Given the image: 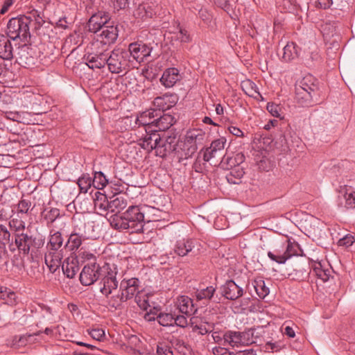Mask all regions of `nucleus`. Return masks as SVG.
Listing matches in <instances>:
<instances>
[{
    "instance_id": "nucleus-1",
    "label": "nucleus",
    "mask_w": 355,
    "mask_h": 355,
    "mask_svg": "<svg viewBox=\"0 0 355 355\" xmlns=\"http://www.w3.org/2000/svg\"><path fill=\"white\" fill-rule=\"evenodd\" d=\"M318 80L311 74L304 76L295 84V101L302 107H310L320 103Z\"/></svg>"
},
{
    "instance_id": "nucleus-2",
    "label": "nucleus",
    "mask_w": 355,
    "mask_h": 355,
    "mask_svg": "<svg viewBox=\"0 0 355 355\" xmlns=\"http://www.w3.org/2000/svg\"><path fill=\"white\" fill-rule=\"evenodd\" d=\"M111 225L116 230H130L132 233H140L144 226V213L138 206H130L120 215L112 217Z\"/></svg>"
},
{
    "instance_id": "nucleus-3",
    "label": "nucleus",
    "mask_w": 355,
    "mask_h": 355,
    "mask_svg": "<svg viewBox=\"0 0 355 355\" xmlns=\"http://www.w3.org/2000/svg\"><path fill=\"white\" fill-rule=\"evenodd\" d=\"M31 19L26 15L11 18L7 24L6 34L11 40L28 42L31 38Z\"/></svg>"
},
{
    "instance_id": "nucleus-4",
    "label": "nucleus",
    "mask_w": 355,
    "mask_h": 355,
    "mask_svg": "<svg viewBox=\"0 0 355 355\" xmlns=\"http://www.w3.org/2000/svg\"><path fill=\"white\" fill-rule=\"evenodd\" d=\"M139 280L137 278L123 279L120 284L119 293L112 295L108 300L110 306L118 309L122 303L132 298L139 293Z\"/></svg>"
},
{
    "instance_id": "nucleus-5",
    "label": "nucleus",
    "mask_w": 355,
    "mask_h": 355,
    "mask_svg": "<svg viewBox=\"0 0 355 355\" xmlns=\"http://www.w3.org/2000/svg\"><path fill=\"white\" fill-rule=\"evenodd\" d=\"M227 143V139L222 137L219 139L214 140L210 146L205 149H202L198 154L196 162L193 164V168L196 171H199L201 169V162L204 161L207 162L211 159L216 157H223L225 151V147Z\"/></svg>"
},
{
    "instance_id": "nucleus-6",
    "label": "nucleus",
    "mask_w": 355,
    "mask_h": 355,
    "mask_svg": "<svg viewBox=\"0 0 355 355\" xmlns=\"http://www.w3.org/2000/svg\"><path fill=\"white\" fill-rule=\"evenodd\" d=\"M226 345L232 347H241L258 343V333L250 328L244 331H226Z\"/></svg>"
},
{
    "instance_id": "nucleus-7",
    "label": "nucleus",
    "mask_w": 355,
    "mask_h": 355,
    "mask_svg": "<svg viewBox=\"0 0 355 355\" xmlns=\"http://www.w3.org/2000/svg\"><path fill=\"white\" fill-rule=\"evenodd\" d=\"M14 237L15 243L10 236V243L7 245L11 252H14L17 248L24 254H28L31 248H40L44 244L42 240H37L35 237L24 232H17Z\"/></svg>"
},
{
    "instance_id": "nucleus-8",
    "label": "nucleus",
    "mask_w": 355,
    "mask_h": 355,
    "mask_svg": "<svg viewBox=\"0 0 355 355\" xmlns=\"http://www.w3.org/2000/svg\"><path fill=\"white\" fill-rule=\"evenodd\" d=\"M129 53L124 49H115L109 55L107 53L106 64L112 73H119L129 67Z\"/></svg>"
},
{
    "instance_id": "nucleus-9",
    "label": "nucleus",
    "mask_w": 355,
    "mask_h": 355,
    "mask_svg": "<svg viewBox=\"0 0 355 355\" xmlns=\"http://www.w3.org/2000/svg\"><path fill=\"white\" fill-rule=\"evenodd\" d=\"M117 273L118 268L115 264L104 263V271L100 282L102 285L100 292L107 297L118 287Z\"/></svg>"
},
{
    "instance_id": "nucleus-10",
    "label": "nucleus",
    "mask_w": 355,
    "mask_h": 355,
    "mask_svg": "<svg viewBox=\"0 0 355 355\" xmlns=\"http://www.w3.org/2000/svg\"><path fill=\"white\" fill-rule=\"evenodd\" d=\"M104 271V265L101 266L96 261L85 265L80 273L79 279L83 286H90L96 282Z\"/></svg>"
},
{
    "instance_id": "nucleus-11",
    "label": "nucleus",
    "mask_w": 355,
    "mask_h": 355,
    "mask_svg": "<svg viewBox=\"0 0 355 355\" xmlns=\"http://www.w3.org/2000/svg\"><path fill=\"white\" fill-rule=\"evenodd\" d=\"M158 132H159L154 128H150V131L148 130V132H146V135L141 140L140 146L141 148L148 152L155 149L158 155L160 144L162 142V137Z\"/></svg>"
},
{
    "instance_id": "nucleus-12",
    "label": "nucleus",
    "mask_w": 355,
    "mask_h": 355,
    "mask_svg": "<svg viewBox=\"0 0 355 355\" xmlns=\"http://www.w3.org/2000/svg\"><path fill=\"white\" fill-rule=\"evenodd\" d=\"M153 48L141 42H133L129 44V57L131 56L138 62H141L145 58L150 56Z\"/></svg>"
},
{
    "instance_id": "nucleus-13",
    "label": "nucleus",
    "mask_w": 355,
    "mask_h": 355,
    "mask_svg": "<svg viewBox=\"0 0 355 355\" xmlns=\"http://www.w3.org/2000/svg\"><path fill=\"white\" fill-rule=\"evenodd\" d=\"M109 14L99 11L94 14L87 22V28L89 32L97 33L101 32L103 28L110 24Z\"/></svg>"
},
{
    "instance_id": "nucleus-14",
    "label": "nucleus",
    "mask_w": 355,
    "mask_h": 355,
    "mask_svg": "<svg viewBox=\"0 0 355 355\" xmlns=\"http://www.w3.org/2000/svg\"><path fill=\"white\" fill-rule=\"evenodd\" d=\"M221 293L229 300H236L243 295V289L233 280L227 281L221 287Z\"/></svg>"
},
{
    "instance_id": "nucleus-15",
    "label": "nucleus",
    "mask_w": 355,
    "mask_h": 355,
    "mask_svg": "<svg viewBox=\"0 0 355 355\" xmlns=\"http://www.w3.org/2000/svg\"><path fill=\"white\" fill-rule=\"evenodd\" d=\"M178 101V97L175 94H165L162 96L154 99V106L159 111H165L175 106Z\"/></svg>"
},
{
    "instance_id": "nucleus-16",
    "label": "nucleus",
    "mask_w": 355,
    "mask_h": 355,
    "mask_svg": "<svg viewBox=\"0 0 355 355\" xmlns=\"http://www.w3.org/2000/svg\"><path fill=\"white\" fill-rule=\"evenodd\" d=\"M157 116L158 113L156 110H146L137 117L135 123L139 125L144 126L146 132H148V130L150 131V128H154L155 116Z\"/></svg>"
},
{
    "instance_id": "nucleus-17",
    "label": "nucleus",
    "mask_w": 355,
    "mask_h": 355,
    "mask_svg": "<svg viewBox=\"0 0 355 355\" xmlns=\"http://www.w3.org/2000/svg\"><path fill=\"white\" fill-rule=\"evenodd\" d=\"M84 59L90 69H101L106 64L107 53H87L84 56Z\"/></svg>"
},
{
    "instance_id": "nucleus-18",
    "label": "nucleus",
    "mask_w": 355,
    "mask_h": 355,
    "mask_svg": "<svg viewBox=\"0 0 355 355\" xmlns=\"http://www.w3.org/2000/svg\"><path fill=\"white\" fill-rule=\"evenodd\" d=\"M62 258L61 251L48 250L45 254V263L52 273H54L59 268Z\"/></svg>"
},
{
    "instance_id": "nucleus-19",
    "label": "nucleus",
    "mask_w": 355,
    "mask_h": 355,
    "mask_svg": "<svg viewBox=\"0 0 355 355\" xmlns=\"http://www.w3.org/2000/svg\"><path fill=\"white\" fill-rule=\"evenodd\" d=\"M119 31L117 26L114 25H106L103 29L101 30L98 36L101 40V42L105 44H113L117 39Z\"/></svg>"
},
{
    "instance_id": "nucleus-20",
    "label": "nucleus",
    "mask_w": 355,
    "mask_h": 355,
    "mask_svg": "<svg viewBox=\"0 0 355 355\" xmlns=\"http://www.w3.org/2000/svg\"><path fill=\"white\" fill-rule=\"evenodd\" d=\"M10 40L8 35H0V58L3 60H10L13 58V47Z\"/></svg>"
},
{
    "instance_id": "nucleus-21",
    "label": "nucleus",
    "mask_w": 355,
    "mask_h": 355,
    "mask_svg": "<svg viewBox=\"0 0 355 355\" xmlns=\"http://www.w3.org/2000/svg\"><path fill=\"white\" fill-rule=\"evenodd\" d=\"M179 71L176 68H169L164 71L160 82L165 87H173L180 80Z\"/></svg>"
},
{
    "instance_id": "nucleus-22",
    "label": "nucleus",
    "mask_w": 355,
    "mask_h": 355,
    "mask_svg": "<svg viewBox=\"0 0 355 355\" xmlns=\"http://www.w3.org/2000/svg\"><path fill=\"white\" fill-rule=\"evenodd\" d=\"M194 248V241L191 239L178 240L174 246V252L180 257L187 255Z\"/></svg>"
},
{
    "instance_id": "nucleus-23",
    "label": "nucleus",
    "mask_w": 355,
    "mask_h": 355,
    "mask_svg": "<svg viewBox=\"0 0 355 355\" xmlns=\"http://www.w3.org/2000/svg\"><path fill=\"white\" fill-rule=\"evenodd\" d=\"M205 138V132L201 130L193 129L187 132L184 142L187 146H194L198 148V146L202 144Z\"/></svg>"
},
{
    "instance_id": "nucleus-24",
    "label": "nucleus",
    "mask_w": 355,
    "mask_h": 355,
    "mask_svg": "<svg viewBox=\"0 0 355 355\" xmlns=\"http://www.w3.org/2000/svg\"><path fill=\"white\" fill-rule=\"evenodd\" d=\"M245 160V157L243 154L237 153L234 157H230L228 155H223L221 158L220 165V166L226 170L233 168L234 167L241 166Z\"/></svg>"
},
{
    "instance_id": "nucleus-25",
    "label": "nucleus",
    "mask_w": 355,
    "mask_h": 355,
    "mask_svg": "<svg viewBox=\"0 0 355 355\" xmlns=\"http://www.w3.org/2000/svg\"><path fill=\"white\" fill-rule=\"evenodd\" d=\"M175 123V118L171 114H158L155 116L154 129L158 132H164L168 130Z\"/></svg>"
},
{
    "instance_id": "nucleus-26",
    "label": "nucleus",
    "mask_w": 355,
    "mask_h": 355,
    "mask_svg": "<svg viewBox=\"0 0 355 355\" xmlns=\"http://www.w3.org/2000/svg\"><path fill=\"white\" fill-rule=\"evenodd\" d=\"M178 139L175 136L166 137L164 141L162 139L159 155L161 157L166 156L168 153H173L177 150Z\"/></svg>"
},
{
    "instance_id": "nucleus-27",
    "label": "nucleus",
    "mask_w": 355,
    "mask_h": 355,
    "mask_svg": "<svg viewBox=\"0 0 355 355\" xmlns=\"http://www.w3.org/2000/svg\"><path fill=\"white\" fill-rule=\"evenodd\" d=\"M216 288L213 286H207L205 288L198 290L196 292V297L198 300H207L214 303H218L220 297L215 296Z\"/></svg>"
},
{
    "instance_id": "nucleus-28",
    "label": "nucleus",
    "mask_w": 355,
    "mask_h": 355,
    "mask_svg": "<svg viewBox=\"0 0 355 355\" xmlns=\"http://www.w3.org/2000/svg\"><path fill=\"white\" fill-rule=\"evenodd\" d=\"M156 12L152 6L147 3L139 4L135 11V16L143 21L151 19L155 16Z\"/></svg>"
},
{
    "instance_id": "nucleus-29",
    "label": "nucleus",
    "mask_w": 355,
    "mask_h": 355,
    "mask_svg": "<svg viewBox=\"0 0 355 355\" xmlns=\"http://www.w3.org/2000/svg\"><path fill=\"white\" fill-rule=\"evenodd\" d=\"M179 311L187 315H191L195 312L193 301L187 296H181L178 299Z\"/></svg>"
},
{
    "instance_id": "nucleus-30",
    "label": "nucleus",
    "mask_w": 355,
    "mask_h": 355,
    "mask_svg": "<svg viewBox=\"0 0 355 355\" xmlns=\"http://www.w3.org/2000/svg\"><path fill=\"white\" fill-rule=\"evenodd\" d=\"M282 60L284 62H291L299 55L298 46L294 42L288 43L282 49Z\"/></svg>"
},
{
    "instance_id": "nucleus-31",
    "label": "nucleus",
    "mask_w": 355,
    "mask_h": 355,
    "mask_svg": "<svg viewBox=\"0 0 355 355\" xmlns=\"http://www.w3.org/2000/svg\"><path fill=\"white\" fill-rule=\"evenodd\" d=\"M63 241L62 234L59 231H56L54 233H52V231H51L49 241L47 243L48 250L53 252L60 251L59 250L63 244Z\"/></svg>"
},
{
    "instance_id": "nucleus-32",
    "label": "nucleus",
    "mask_w": 355,
    "mask_h": 355,
    "mask_svg": "<svg viewBox=\"0 0 355 355\" xmlns=\"http://www.w3.org/2000/svg\"><path fill=\"white\" fill-rule=\"evenodd\" d=\"M255 344L261 347V351L268 353L278 352L284 347V345L277 341H267L265 344H263L259 335L258 343Z\"/></svg>"
},
{
    "instance_id": "nucleus-33",
    "label": "nucleus",
    "mask_w": 355,
    "mask_h": 355,
    "mask_svg": "<svg viewBox=\"0 0 355 355\" xmlns=\"http://www.w3.org/2000/svg\"><path fill=\"white\" fill-rule=\"evenodd\" d=\"M127 205V201L122 196H113L109 201V211L119 212Z\"/></svg>"
},
{
    "instance_id": "nucleus-34",
    "label": "nucleus",
    "mask_w": 355,
    "mask_h": 355,
    "mask_svg": "<svg viewBox=\"0 0 355 355\" xmlns=\"http://www.w3.org/2000/svg\"><path fill=\"white\" fill-rule=\"evenodd\" d=\"M10 240V232L3 225H0V257L7 252V245Z\"/></svg>"
},
{
    "instance_id": "nucleus-35",
    "label": "nucleus",
    "mask_w": 355,
    "mask_h": 355,
    "mask_svg": "<svg viewBox=\"0 0 355 355\" xmlns=\"http://www.w3.org/2000/svg\"><path fill=\"white\" fill-rule=\"evenodd\" d=\"M230 171L226 175V179L230 184H239L245 172L243 166H237L230 169Z\"/></svg>"
},
{
    "instance_id": "nucleus-36",
    "label": "nucleus",
    "mask_w": 355,
    "mask_h": 355,
    "mask_svg": "<svg viewBox=\"0 0 355 355\" xmlns=\"http://www.w3.org/2000/svg\"><path fill=\"white\" fill-rule=\"evenodd\" d=\"M109 201L105 194L96 191L94 198V207L103 211H109Z\"/></svg>"
},
{
    "instance_id": "nucleus-37",
    "label": "nucleus",
    "mask_w": 355,
    "mask_h": 355,
    "mask_svg": "<svg viewBox=\"0 0 355 355\" xmlns=\"http://www.w3.org/2000/svg\"><path fill=\"white\" fill-rule=\"evenodd\" d=\"M63 273L67 277L73 278L79 270L78 266L73 261H69V259L65 260L62 266Z\"/></svg>"
},
{
    "instance_id": "nucleus-38",
    "label": "nucleus",
    "mask_w": 355,
    "mask_h": 355,
    "mask_svg": "<svg viewBox=\"0 0 355 355\" xmlns=\"http://www.w3.org/2000/svg\"><path fill=\"white\" fill-rule=\"evenodd\" d=\"M284 246L277 248L274 250L268 252V257L273 261L279 264H284L287 261V257L284 254Z\"/></svg>"
},
{
    "instance_id": "nucleus-39",
    "label": "nucleus",
    "mask_w": 355,
    "mask_h": 355,
    "mask_svg": "<svg viewBox=\"0 0 355 355\" xmlns=\"http://www.w3.org/2000/svg\"><path fill=\"white\" fill-rule=\"evenodd\" d=\"M241 87L245 93L249 96L256 98V95L261 96L257 85L250 80L243 81L241 83Z\"/></svg>"
},
{
    "instance_id": "nucleus-40",
    "label": "nucleus",
    "mask_w": 355,
    "mask_h": 355,
    "mask_svg": "<svg viewBox=\"0 0 355 355\" xmlns=\"http://www.w3.org/2000/svg\"><path fill=\"white\" fill-rule=\"evenodd\" d=\"M42 216L43 218L46 221L47 225L53 223L60 216V209L57 208L45 209Z\"/></svg>"
},
{
    "instance_id": "nucleus-41",
    "label": "nucleus",
    "mask_w": 355,
    "mask_h": 355,
    "mask_svg": "<svg viewBox=\"0 0 355 355\" xmlns=\"http://www.w3.org/2000/svg\"><path fill=\"white\" fill-rule=\"evenodd\" d=\"M85 239V238L76 236L71 233L64 248H68L70 251L74 252L79 248L82 244L83 240Z\"/></svg>"
},
{
    "instance_id": "nucleus-42",
    "label": "nucleus",
    "mask_w": 355,
    "mask_h": 355,
    "mask_svg": "<svg viewBox=\"0 0 355 355\" xmlns=\"http://www.w3.org/2000/svg\"><path fill=\"white\" fill-rule=\"evenodd\" d=\"M345 201L344 207L347 209H355V191L347 190L343 198L340 199L339 205H343Z\"/></svg>"
},
{
    "instance_id": "nucleus-43",
    "label": "nucleus",
    "mask_w": 355,
    "mask_h": 355,
    "mask_svg": "<svg viewBox=\"0 0 355 355\" xmlns=\"http://www.w3.org/2000/svg\"><path fill=\"white\" fill-rule=\"evenodd\" d=\"M128 345L134 351V354H136L139 350L144 347V343L140 338L137 335H130L128 337Z\"/></svg>"
},
{
    "instance_id": "nucleus-44",
    "label": "nucleus",
    "mask_w": 355,
    "mask_h": 355,
    "mask_svg": "<svg viewBox=\"0 0 355 355\" xmlns=\"http://www.w3.org/2000/svg\"><path fill=\"white\" fill-rule=\"evenodd\" d=\"M92 180V185L97 189H103L108 182L105 175L101 172H95Z\"/></svg>"
},
{
    "instance_id": "nucleus-45",
    "label": "nucleus",
    "mask_w": 355,
    "mask_h": 355,
    "mask_svg": "<svg viewBox=\"0 0 355 355\" xmlns=\"http://www.w3.org/2000/svg\"><path fill=\"white\" fill-rule=\"evenodd\" d=\"M158 323L163 327L174 325V315L168 313H159L157 316Z\"/></svg>"
},
{
    "instance_id": "nucleus-46",
    "label": "nucleus",
    "mask_w": 355,
    "mask_h": 355,
    "mask_svg": "<svg viewBox=\"0 0 355 355\" xmlns=\"http://www.w3.org/2000/svg\"><path fill=\"white\" fill-rule=\"evenodd\" d=\"M313 269L318 278L322 279L324 282L329 279L331 276L330 271L323 269L320 263H315Z\"/></svg>"
},
{
    "instance_id": "nucleus-47",
    "label": "nucleus",
    "mask_w": 355,
    "mask_h": 355,
    "mask_svg": "<svg viewBox=\"0 0 355 355\" xmlns=\"http://www.w3.org/2000/svg\"><path fill=\"white\" fill-rule=\"evenodd\" d=\"M77 184L80 192L87 193L88 189L92 185V180L88 175H83L82 177L78 178Z\"/></svg>"
},
{
    "instance_id": "nucleus-48",
    "label": "nucleus",
    "mask_w": 355,
    "mask_h": 355,
    "mask_svg": "<svg viewBox=\"0 0 355 355\" xmlns=\"http://www.w3.org/2000/svg\"><path fill=\"white\" fill-rule=\"evenodd\" d=\"M254 287L257 294L261 298H264L269 293V288L266 286L265 282L262 279L255 280Z\"/></svg>"
},
{
    "instance_id": "nucleus-49",
    "label": "nucleus",
    "mask_w": 355,
    "mask_h": 355,
    "mask_svg": "<svg viewBox=\"0 0 355 355\" xmlns=\"http://www.w3.org/2000/svg\"><path fill=\"white\" fill-rule=\"evenodd\" d=\"M198 148L194 146H187L186 143H184L182 151L180 153V159H187L196 152Z\"/></svg>"
},
{
    "instance_id": "nucleus-50",
    "label": "nucleus",
    "mask_w": 355,
    "mask_h": 355,
    "mask_svg": "<svg viewBox=\"0 0 355 355\" xmlns=\"http://www.w3.org/2000/svg\"><path fill=\"white\" fill-rule=\"evenodd\" d=\"M20 44L19 43V47L17 49V55H18V58L24 62L28 59L29 56V46L27 44L28 42H21Z\"/></svg>"
},
{
    "instance_id": "nucleus-51",
    "label": "nucleus",
    "mask_w": 355,
    "mask_h": 355,
    "mask_svg": "<svg viewBox=\"0 0 355 355\" xmlns=\"http://www.w3.org/2000/svg\"><path fill=\"white\" fill-rule=\"evenodd\" d=\"M28 17L31 19V23L35 21L36 29L40 28L45 22L43 15L37 10H33Z\"/></svg>"
},
{
    "instance_id": "nucleus-52",
    "label": "nucleus",
    "mask_w": 355,
    "mask_h": 355,
    "mask_svg": "<svg viewBox=\"0 0 355 355\" xmlns=\"http://www.w3.org/2000/svg\"><path fill=\"white\" fill-rule=\"evenodd\" d=\"M211 337L216 343L223 346L226 345V341L225 340V338H226V331L223 332L215 330H211Z\"/></svg>"
},
{
    "instance_id": "nucleus-53",
    "label": "nucleus",
    "mask_w": 355,
    "mask_h": 355,
    "mask_svg": "<svg viewBox=\"0 0 355 355\" xmlns=\"http://www.w3.org/2000/svg\"><path fill=\"white\" fill-rule=\"evenodd\" d=\"M216 6L227 12L233 10L232 0H211Z\"/></svg>"
},
{
    "instance_id": "nucleus-54",
    "label": "nucleus",
    "mask_w": 355,
    "mask_h": 355,
    "mask_svg": "<svg viewBox=\"0 0 355 355\" xmlns=\"http://www.w3.org/2000/svg\"><path fill=\"white\" fill-rule=\"evenodd\" d=\"M178 32L176 33L177 40H180L181 42H189L191 40L190 35L188 33V31L181 27L180 24L178 25L177 27Z\"/></svg>"
},
{
    "instance_id": "nucleus-55",
    "label": "nucleus",
    "mask_w": 355,
    "mask_h": 355,
    "mask_svg": "<svg viewBox=\"0 0 355 355\" xmlns=\"http://www.w3.org/2000/svg\"><path fill=\"white\" fill-rule=\"evenodd\" d=\"M157 355H173L171 347L165 343H159L157 345Z\"/></svg>"
},
{
    "instance_id": "nucleus-56",
    "label": "nucleus",
    "mask_w": 355,
    "mask_h": 355,
    "mask_svg": "<svg viewBox=\"0 0 355 355\" xmlns=\"http://www.w3.org/2000/svg\"><path fill=\"white\" fill-rule=\"evenodd\" d=\"M10 227L15 230V234L17 232H23L25 229V223L20 220L13 218L9 222Z\"/></svg>"
},
{
    "instance_id": "nucleus-57",
    "label": "nucleus",
    "mask_w": 355,
    "mask_h": 355,
    "mask_svg": "<svg viewBox=\"0 0 355 355\" xmlns=\"http://www.w3.org/2000/svg\"><path fill=\"white\" fill-rule=\"evenodd\" d=\"M297 248L298 245L297 243L288 242L286 246L284 247V256L287 257V260L290 259L292 256L297 254L296 248Z\"/></svg>"
},
{
    "instance_id": "nucleus-58",
    "label": "nucleus",
    "mask_w": 355,
    "mask_h": 355,
    "mask_svg": "<svg viewBox=\"0 0 355 355\" xmlns=\"http://www.w3.org/2000/svg\"><path fill=\"white\" fill-rule=\"evenodd\" d=\"M267 110L275 117L277 118H282V108L277 104L274 103H268L267 105Z\"/></svg>"
},
{
    "instance_id": "nucleus-59",
    "label": "nucleus",
    "mask_w": 355,
    "mask_h": 355,
    "mask_svg": "<svg viewBox=\"0 0 355 355\" xmlns=\"http://www.w3.org/2000/svg\"><path fill=\"white\" fill-rule=\"evenodd\" d=\"M31 206L30 200L22 199L17 205V212L20 214H27Z\"/></svg>"
},
{
    "instance_id": "nucleus-60",
    "label": "nucleus",
    "mask_w": 355,
    "mask_h": 355,
    "mask_svg": "<svg viewBox=\"0 0 355 355\" xmlns=\"http://www.w3.org/2000/svg\"><path fill=\"white\" fill-rule=\"evenodd\" d=\"M355 241V239L352 235H346L343 238L339 239L338 243L340 246L349 247L351 246Z\"/></svg>"
},
{
    "instance_id": "nucleus-61",
    "label": "nucleus",
    "mask_w": 355,
    "mask_h": 355,
    "mask_svg": "<svg viewBox=\"0 0 355 355\" xmlns=\"http://www.w3.org/2000/svg\"><path fill=\"white\" fill-rule=\"evenodd\" d=\"M85 227V223L80 222V225L78 224L74 225L73 230L71 232V234H75L76 236H79L80 237L86 238V236L85 234L84 229Z\"/></svg>"
},
{
    "instance_id": "nucleus-62",
    "label": "nucleus",
    "mask_w": 355,
    "mask_h": 355,
    "mask_svg": "<svg viewBox=\"0 0 355 355\" xmlns=\"http://www.w3.org/2000/svg\"><path fill=\"white\" fill-rule=\"evenodd\" d=\"M91 337L96 340H101L105 336V331L102 329H94L89 332Z\"/></svg>"
},
{
    "instance_id": "nucleus-63",
    "label": "nucleus",
    "mask_w": 355,
    "mask_h": 355,
    "mask_svg": "<svg viewBox=\"0 0 355 355\" xmlns=\"http://www.w3.org/2000/svg\"><path fill=\"white\" fill-rule=\"evenodd\" d=\"M113 5L116 10L125 9L129 6V0H112Z\"/></svg>"
},
{
    "instance_id": "nucleus-64",
    "label": "nucleus",
    "mask_w": 355,
    "mask_h": 355,
    "mask_svg": "<svg viewBox=\"0 0 355 355\" xmlns=\"http://www.w3.org/2000/svg\"><path fill=\"white\" fill-rule=\"evenodd\" d=\"M214 355H234L235 354L230 352L227 348L222 347H215L212 349Z\"/></svg>"
}]
</instances>
